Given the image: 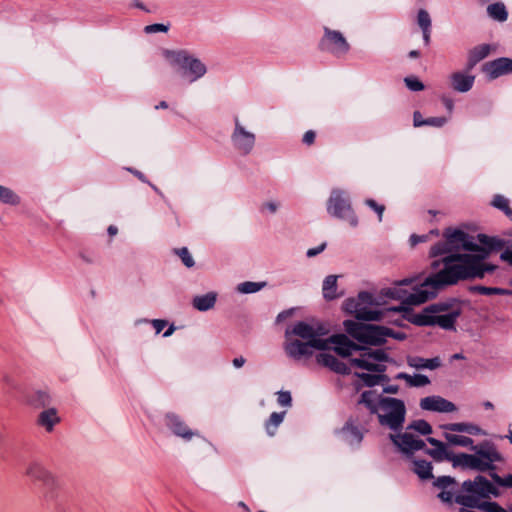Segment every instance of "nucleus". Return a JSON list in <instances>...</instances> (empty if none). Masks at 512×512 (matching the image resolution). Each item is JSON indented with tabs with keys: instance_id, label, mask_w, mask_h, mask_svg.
Here are the masks:
<instances>
[{
	"instance_id": "f257e3e1",
	"label": "nucleus",
	"mask_w": 512,
	"mask_h": 512,
	"mask_svg": "<svg viewBox=\"0 0 512 512\" xmlns=\"http://www.w3.org/2000/svg\"><path fill=\"white\" fill-rule=\"evenodd\" d=\"M444 241L431 248L432 257L449 254L443 259L444 268L437 274L419 279H405L383 291V295L402 301L398 308L389 311H401L403 317L417 326H437L443 330H455L463 305L457 300L433 303L418 312L411 311L405 305H420L434 298L439 287L455 284L460 280L483 278L493 272L495 265L485 260L492 251L488 237L478 235L482 246L460 229L447 228L443 233Z\"/></svg>"
},
{
	"instance_id": "f03ea898",
	"label": "nucleus",
	"mask_w": 512,
	"mask_h": 512,
	"mask_svg": "<svg viewBox=\"0 0 512 512\" xmlns=\"http://www.w3.org/2000/svg\"><path fill=\"white\" fill-rule=\"evenodd\" d=\"M329 332L320 321H297L285 330V344L288 352H305L310 347L325 352H351L354 343L345 334L323 338Z\"/></svg>"
},
{
	"instance_id": "7ed1b4c3",
	"label": "nucleus",
	"mask_w": 512,
	"mask_h": 512,
	"mask_svg": "<svg viewBox=\"0 0 512 512\" xmlns=\"http://www.w3.org/2000/svg\"><path fill=\"white\" fill-rule=\"evenodd\" d=\"M293 362L301 366H323L329 370L348 375L351 367L382 373L386 370L384 362H389V354H361L369 359L350 358L352 354H289Z\"/></svg>"
},
{
	"instance_id": "20e7f679",
	"label": "nucleus",
	"mask_w": 512,
	"mask_h": 512,
	"mask_svg": "<svg viewBox=\"0 0 512 512\" xmlns=\"http://www.w3.org/2000/svg\"><path fill=\"white\" fill-rule=\"evenodd\" d=\"M358 404H363L371 414H376L381 426L392 431H400L406 418V407L403 400L384 397L375 390L364 391Z\"/></svg>"
},
{
	"instance_id": "39448f33",
	"label": "nucleus",
	"mask_w": 512,
	"mask_h": 512,
	"mask_svg": "<svg viewBox=\"0 0 512 512\" xmlns=\"http://www.w3.org/2000/svg\"><path fill=\"white\" fill-rule=\"evenodd\" d=\"M472 450L475 454L459 453L455 455L452 453L450 461L452 466L486 472L494 471L496 469L494 463L503 460L495 444L487 440L472 446Z\"/></svg>"
},
{
	"instance_id": "423d86ee",
	"label": "nucleus",
	"mask_w": 512,
	"mask_h": 512,
	"mask_svg": "<svg viewBox=\"0 0 512 512\" xmlns=\"http://www.w3.org/2000/svg\"><path fill=\"white\" fill-rule=\"evenodd\" d=\"M381 302L368 292H360L357 297L349 298L343 303V310L357 319L365 321H378L384 316L379 309Z\"/></svg>"
},
{
	"instance_id": "0eeeda50",
	"label": "nucleus",
	"mask_w": 512,
	"mask_h": 512,
	"mask_svg": "<svg viewBox=\"0 0 512 512\" xmlns=\"http://www.w3.org/2000/svg\"><path fill=\"white\" fill-rule=\"evenodd\" d=\"M343 327L353 338L373 345L386 342V337L389 336L400 338L399 334H391L386 328L375 325H365L354 320H345Z\"/></svg>"
},
{
	"instance_id": "6e6552de",
	"label": "nucleus",
	"mask_w": 512,
	"mask_h": 512,
	"mask_svg": "<svg viewBox=\"0 0 512 512\" xmlns=\"http://www.w3.org/2000/svg\"><path fill=\"white\" fill-rule=\"evenodd\" d=\"M164 57L172 66H178L183 72V76L189 78V82H193L202 77L206 73L205 65L196 58L188 55L186 51H165Z\"/></svg>"
},
{
	"instance_id": "1a4fd4ad",
	"label": "nucleus",
	"mask_w": 512,
	"mask_h": 512,
	"mask_svg": "<svg viewBox=\"0 0 512 512\" xmlns=\"http://www.w3.org/2000/svg\"><path fill=\"white\" fill-rule=\"evenodd\" d=\"M25 475L33 482H40L47 490L46 497L53 498V491L58 487L55 476L39 461H31L27 464Z\"/></svg>"
},
{
	"instance_id": "9d476101",
	"label": "nucleus",
	"mask_w": 512,
	"mask_h": 512,
	"mask_svg": "<svg viewBox=\"0 0 512 512\" xmlns=\"http://www.w3.org/2000/svg\"><path fill=\"white\" fill-rule=\"evenodd\" d=\"M389 439L394 446H396L398 450L408 458H410L416 451L422 450L426 447V444L422 439L416 438L409 432L390 434Z\"/></svg>"
},
{
	"instance_id": "9b49d317",
	"label": "nucleus",
	"mask_w": 512,
	"mask_h": 512,
	"mask_svg": "<svg viewBox=\"0 0 512 512\" xmlns=\"http://www.w3.org/2000/svg\"><path fill=\"white\" fill-rule=\"evenodd\" d=\"M462 489L467 493L476 494L480 498H489L491 495L500 496L499 489L482 475H477L474 480L464 481Z\"/></svg>"
},
{
	"instance_id": "f8f14e48",
	"label": "nucleus",
	"mask_w": 512,
	"mask_h": 512,
	"mask_svg": "<svg viewBox=\"0 0 512 512\" xmlns=\"http://www.w3.org/2000/svg\"><path fill=\"white\" fill-rule=\"evenodd\" d=\"M321 44L324 49L336 55L345 54L349 50V44L344 36L340 32L328 28H325Z\"/></svg>"
},
{
	"instance_id": "ddd939ff",
	"label": "nucleus",
	"mask_w": 512,
	"mask_h": 512,
	"mask_svg": "<svg viewBox=\"0 0 512 512\" xmlns=\"http://www.w3.org/2000/svg\"><path fill=\"white\" fill-rule=\"evenodd\" d=\"M165 425L171 430V432L181 437L186 441H190L193 436L198 435L197 432L192 431L186 423L175 413H167L164 418Z\"/></svg>"
},
{
	"instance_id": "4468645a",
	"label": "nucleus",
	"mask_w": 512,
	"mask_h": 512,
	"mask_svg": "<svg viewBox=\"0 0 512 512\" xmlns=\"http://www.w3.org/2000/svg\"><path fill=\"white\" fill-rule=\"evenodd\" d=\"M433 486L440 490L437 497L444 503L452 504L455 498L457 481L451 476H439L433 479Z\"/></svg>"
},
{
	"instance_id": "2eb2a0df",
	"label": "nucleus",
	"mask_w": 512,
	"mask_h": 512,
	"mask_svg": "<svg viewBox=\"0 0 512 512\" xmlns=\"http://www.w3.org/2000/svg\"><path fill=\"white\" fill-rule=\"evenodd\" d=\"M420 408L426 411L451 413L457 410L456 405L441 397V396H427L420 400Z\"/></svg>"
},
{
	"instance_id": "dca6fc26",
	"label": "nucleus",
	"mask_w": 512,
	"mask_h": 512,
	"mask_svg": "<svg viewBox=\"0 0 512 512\" xmlns=\"http://www.w3.org/2000/svg\"><path fill=\"white\" fill-rule=\"evenodd\" d=\"M328 212L336 217L344 218L351 212V207L340 190L331 193L328 202Z\"/></svg>"
},
{
	"instance_id": "f3484780",
	"label": "nucleus",
	"mask_w": 512,
	"mask_h": 512,
	"mask_svg": "<svg viewBox=\"0 0 512 512\" xmlns=\"http://www.w3.org/2000/svg\"><path fill=\"white\" fill-rule=\"evenodd\" d=\"M484 72L491 78L495 79L502 75L512 72V59L499 58L490 61L484 65Z\"/></svg>"
},
{
	"instance_id": "a211bd4d",
	"label": "nucleus",
	"mask_w": 512,
	"mask_h": 512,
	"mask_svg": "<svg viewBox=\"0 0 512 512\" xmlns=\"http://www.w3.org/2000/svg\"><path fill=\"white\" fill-rule=\"evenodd\" d=\"M233 141L238 149L248 153L254 146L255 136L254 134L244 130V128L239 124L238 120H236V128L233 134Z\"/></svg>"
},
{
	"instance_id": "6ab92c4d",
	"label": "nucleus",
	"mask_w": 512,
	"mask_h": 512,
	"mask_svg": "<svg viewBox=\"0 0 512 512\" xmlns=\"http://www.w3.org/2000/svg\"><path fill=\"white\" fill-rule=\"evenodd\" d=\"M60 421L58 411L55 408H47L39 413L36 424L44 428L46 432L51 433Z\"/></svg>"
},
{
	"instance_id": "aec40b11",
	"label": "nucleus",
	"mask_w": 512,
	"mask_h": 512,
	"mask_svg": "<svg viewBox=\"0 0 512 512\" xmlns=\"http://www.w3.org/2000/svg\"><path fill=\"white\" fill-rule=\"evenodd\" d=\"M450 79L452 88L462 93L469 91L474 84V76L461 72L453 73Z\"/></svg>"
},
{
	"instance_id": "412c9836",
	"label": "nucleus",
	"mask_w": 512,
	"mask_h": 512,
	"mask_svg": "<svg viewBox=\"0 0 512 512\" xmlns=\"http://www.w3.org/2000/svg\"><path fill=\"white\" fill-rule=\"evenodd\" d=\"M413 467L411 470L421 479V480H430L434 479V475L432 473L433 466L431 462L426 461L424 459H413L412 461Z\"/></svg>"
},
{
	"instance_id": "4be33fe9",
	"label": "nucleus",
	"mask_w": 512,
	"mask_h": 512,
	"mask_svg": "<svg viewBox=\"0 0 512 512\" xmlns=\"http://www.w3.org/2000/svg\"><path fill=\"white\" fill-rule=\"evenodd\" d=\"M408 364L411 367L416 369H430L434 370L441 366V360L439 357H434L431 359H424L418 356H408L407 358Z\"/></svg>"
},
{
	"instance_id": "5701e85b",
	"label": "nucleus",
	"mask_w": 512,
	"mask_h": 512,
	"mask_svg": "<svg viewBox=\"0 0 512 512\" xmlns=\"http://www.w3.org/2000/svg\"><path fill=\"white\" fill-rule=\"evenodd\" d=\"M342 438L350 445L360 444L363 435L359 428L351 422H347L340 431Z\"/></svg>"
},
{
	"instance_id": "b1692460",
	"label": "nucleus",
	"mask_w": 512,
	"mask_h": 512,
	"mask_svg": "<svg viewBox=\"0 0 512 512\" xmlns=\"http://www.w3.org/2000/svg\"><path fill=\"white\" fill-rule=\"evenodd\" d=\"M443 428L445 430H449V431H453V432H465V433H468L471 435L484 434L483 430L479 426H477L475 424H471V423H464V422L449 423V424H445L443 426Z\"/></svg>"
},
{
	"instance_id": "393cba45",
	"label": "nucleus",
	"mask_w": 512,
	"mask_h": 512,
	"mask_svg": "<svg viewBox=\"0 0 512 512\" xmlns=\"http://www.w3.org/2000/svg\"><path fill=\"white\" fill-rule=\"evenodd\" d=\"M27 403L34 408H45L51 404V397L47 392L38 390L27 397Z\"/></svg>"
},
{
	"instance_id": "a878e982",
	"label": "nucleus",
	"mask_w": 512,
	"mask_h": 512,
	"mask_svg": "<svg viewBox=\"0 0 512 512\" xmlns=\"http://www.w3.org/2000/svg\"><path fill=\"white\" fill-rule=\"evenodd\" d=\"M398 380H405L407 385L410 387H423L430 383L429 378L426 375L415 374L410 375L404 372L398 373L395 376Z\"/></svg>"
},
{
	"instance_id": "bb28decb",
	"label": "nucleus",
	"mask_w": 512,
	"mask_h": 512,
	"mask_svg": "<svg viewBox=\"0 0 512 512\" xmlns=\"http://www.w3.org/2000/svg\"><path fill=\"white\" fill-rule=\"evenodd\" d=\"M216 297L217 295L214 292L196 296L193 299V306L199 311H207L215 305Z\"/></svg>"
},
{
	"instance_id": "cd10ccee",
	"label": "nucleus",
	"mask_w": 512,
	"mask_h": 512,
	"mask_svg": "<svg viewBox=\"0 0 512 512\" xmlns=\"http://www.w3.org/2000/svg\"><path fill=\"white\" fill-rule=\"evenodd\" d=\"M286 412H273L265 423V429L269 436H274L277 428L283 422Z\"/></svg>"
},
{
	"instance_id": "c85d7f7f",
	"label": "nucleus",
	"mask_w": 512,
	"mask_h": 512,
	"mask_svg": "<svg viewBox=\"0 0 512 512\" xmlns=\"http://www.w3.org/2000/svg\"><path fill=\"white\" fill-rule=\"evenodd\" d=\"M425 453L431 456L436 462L451 461L452 452L447 450L445 444L443 446L435 447L434 449L424 448Z\"/></svg>"
},
{
	"instance_id": "c756f323",
	"label": "nucleus",
	"mask_w": 512,
	"mask_h": 512,
	"mask_svg": "<svg viewBox=\"0 0 512 512\" xmlns=\"http://www.w3.org/2000/svg\"><path fill=\"white\" fill-rule=\"evenodd\" d=\"M323 295L326 299H335L337 294V277L334 275L327 276L323 282Z\"/></svg>"
},
{
	"instance_id": "7c9ffc66",
	"label": "nucleus",
	"mask_w": 512,
	"mask_h": 512,
	"mask_svg": "<svg viewBox=\"0 0 512 512\" xmlns=\"http://www.w3.org/2000/svg\"><path fill=\"white\" fill-rule=\"evenodd\" d=\"M479 498L480 497H478L476 494H471V493H470V495H468V494H457V495H455L454 501L457 504H460V505H462L464 507L479 509L480 508V504H481V501H480Z\"/></svg>"
},
{
	"instance_id": "2f4dec72",
	"label": "nucleus",
	"mask_w": 512,
	"mask_h": 512,
	"mask_svg": "<svg viewBox=\"0 0 512 512\" xmlns=\"http://www.w3.org/2000/svg\"><path fill=\"white\" fill-rule=\"evenodd\" d=\"M355 376L361 379L368 387H373L389 380L384 374L355 373Z\"/></svg>"
},
{
	"instance_id": "473e14b6",
	"label": "nucleus",
	"mask_w": 512,
	"mask_h": 512,
	"mask_svg": "<svg viewBox=\"0 0 512 512\" xmlns=\"http://www.w3.org/2000/svg\"><path fill=\"white\" fill-rule=\"evenodd\" d=\"M444 437L447 440V442L451 445L470 447L471 450H472V446H474L473 439L470 437H467V436L445 433Z\"/></svg>"
},
{
	"instance_id": "72a5a7b5",
	"label": "nucleus",
	"mask_w": 512,
	"mask_h": 512,
	"mask_svg": "<svg viewBox=\"0 0 512 512\" xmlns=\"http://www.w3.org/2000/svg\"><path fill=\"white\" fill-rule=\"evenodd\" d=\"M488 15L497 21H505L507 19V11L502 3L491 4L487 8Z\"/></svg>"
},
{
	"instance_id": "f704fd0d",
	"label": "nucleus",
	"mask_w": 512,
	"mask_h": 512,
	"mask_svg": "<svg viewBox=\"0 0 512 512\" xmlns=\"http://www.w3.org/2000/svg\"><path fill=\"white\" fill-rule=\"evenodd\" d=\"M0 202L9 205H18L20 203V198L11 189L0 185Z\"/></svg>"
},
{
	"instance_id": "c9c22d12",
	"label": "nucleus",
	"mask_w": 512,
	"mask_h": 512,
	"mask_svg": "<svg viewBox=\"0 0 512 512\" xmlns=\"http://www.w3.org/2000/svg\"><path fill=\"white\" fill-rule=\"evenodd\" d=\"M407 430H413L421 435H429L432 433V426L423 419L414 420L408 426Z\"/></svg>"
},
{
	"instance_id": "e433bc0d",
	"label": "nucleus",
	"mask_w": 512,
	"mask_h": 512,
	"mask_svg": "<svg viewBox=\"0 0 512 512\" xmlns=\"http://www.w3.org/2000/svg\"><path fill=\"white\" fill-rule=\"evenodd\" d=\"M492 205L502 210L506 216L512 219V209L509 207V200L502 195H496L492 201Z\"/></svg>"
},
{
	"instance_id": "4c0bfd02",
	"label": "nucleus",
	"mask_w": 512,
	"mask_h": 512,
	"mask_svg": "<svg viewBox=\"0 0 512 512\" xmlns=\"http://www.w3.org/2000/svg\"><path fill=\"white\" fill-rule=\"evenodd\" d=\"M264 283L257 282H243L238 285V291L244 294L255 293L264 287Z\"/></svg>"
},
{
	"instance_id": "58836bf2",
	"label": "nucleus",
	"mask_w": 512,
	"mask_h": 512,
	"mask_svg": "<svg viewBox=\"0 0 512 512\" xmlns=\"http://www.w3.org/2000/svg\"><path fill=\"white\" fill-rule=\"evenodd\" d=\"M489 52L490 47L488 45L479 46L471 51L470 59L473 63H476L485 58L486 56H488Z\"/></svg>"
},
{
	"instance_id": "ea45409f",
	"label": "nucleus",
	"mask_w": 512,
	"mask_h": 512,
	"mask_svg": "<svg viewBox=\"0 0 512 512\" xmlns=\"http://www.w3.org/2000/svg\"><path fill=\"white\" fill-rule=\"evenodd\" d=\"M489 475L494 483L502 487H512V474L507 475L506 477H501L497 473L493 471H489Z\"/></svg>"
},
{
	"instance_id": "a19ab883",
	"label": "nucleus",
	"mask_w": 512,
	"mask_h": 512,
	"mask_svg": "<svg viewBox=\"0 0 512 512\" xmlns=\"http://www.w3.org/2000/svg\"><path fill=\"white\" fill-rule=\"evenodd\" d=\"M479 510L484 512H507L497 502L481 501Z\"/></svg>"
},
{
	"instance_id": "79ce46f5",
	"label": "nucleus",
	"mask_w": 512,
	"mask_h": 512,
	"mask_svg": "<svg viewBox=\"0 0 512 512\" xmlns=\"http://www.w3.org/2000/svg\"><path fill=\"white\" fill-rule=\"evenodd\" d=\"M418 25L420 26V28L422 30H427V29H430V26H431V19H430V16L428 14L427 11L425 10H420L418 12Z\"/></svg>"
},
{
	"instance_id": "37998d69",
	"label": "nucleus",
	"mask_w": 512,
	"mask_h": 512,
	"mask_svg": "<svg viewBox=\"0 0 512 512\" xmlns=\"http://www.w3.org/2000/svg\"><path fill=\"white\" fill-rule=\"evenodd\" d=\"M277 403L283 407H291L292 406L291 393L289 391L277 392Z\"/></svg>"
},
{
	"instance_id": "c03bdc74",
	"label": "nucleus",
	"mask_w": 512,
	"mask_h": 512,
	"mask_svg": "<svg viewBox=\"0 0 512 512\" xmlns=\"http://www.w3.org/2000/svg\"><path fill=\"white\" fill-rule=\"evenodd\" d=\"M176 253L179 255L185 266L190 268L194 265V260L187 248H181L177 250Z\"/></svg>"
},
{
	"instance_id": "a18cd8bd",
	"label": "nucleus",
	"mask_w": 512,
	"mask_h": 512,
	"mask_svg": "<svg viewBox=\"0 0 512 512\" xmlns=\"http://www.w3.org/2000/svg\"><path fill=\"white\" fill-rule=\"evenodd\" d=\"M479 292L481 294L485 295H491V294H499V295H509L512 292L510 290L502 289V288H492V287H479Z\"/></svg>"
},
{
	"instance_id": "49530a36",
	"label": "nucleus",
	"mask_w": 512,
	"mask_h": 512,
	"mask_svg": "<svg viewBox=\"0 0 512 512\" xmlns=\"http://www.w3.org/2000/svg\"><path fill=\"white\" fill-rule=\"evenodd\" d=\"M406 86L412 91H421L424 89L423 83L416 77L405 78Z\"/></svg>"
},
{
	"instance_id": "de8ad7c7",
	"label": "nucleus",
	"mask_w": 512,
	"mask_h": 512,
	"mask_svg": "<svg viewBox=\"0 0 512 512\" xmlns=\"http://www.w3.org/2000/svg\"><path fill=\"white\" fill-rule=\"evenodd\" d=\"M366 204L378 214V218L381 221L385 209L384 206L376 203L372 199L366 200Z\"/></svg>"
},
{
	"instance_id": "09e8293b",
	"label": "nucleus",
	"mask_w": 512,
	"mask_h": 512,
	"mask_svg": "<svg viewBox=\"0 0 512 512\" xmlns=\"http://www.w3.org/2000/svg\"><path fill=\"white\" fill-rule=\"evenodd\" d=\"M447 122L445 117H430L425 120V125L442 127Z\"/></svg>"
},
{
	"instance_id": "8fccbe9b",
	"label": "nucleus",
	"mask_w": 512,
	"mask_h": 512,
	"mask_svg": "<svg viewBox=\"0 0 512 512\" xmlns=\"http://www.w3.org/2000/svg\"><path fill=\"white\" fill-rule=\"evenodd\" d=\"M151 324H152L156 334L161 333L168 326V322L166 320H162V319L152 320Z\"/></svg>"
},
{
	"instance_id": "3c124183",
	"label": "nucleus",
	"mask_w": 512,
	"mask_h": 512,
	"mask_svg": "<svg viewBox=\"0 0 512 512\" xmlns=\"http://www.w3.org/2000/svg\"><path fill=\"white\" fill-rule=\"evenodd\" d=\"M168 27L163 24H152L145 27L146 33L166 32Z\"/></svg>"
},
{
	"instance_id": "603ef678",
	"label": "nucleus",
	"mask_w": 512,
	"mask_h": 512,
	"mask_svg": "<svg viewBox=\"0 0 512 512\" xmlns=\"http://www.w3.org/2000/svg\"><path fill=\"white\" fill-rule=\"evenodd\" d=\"M294 311H295V309H288V310L282 311L281 313L278 314L276 321L278 323L284 321L285 319L291 317L293 315Z\"/></svg>"
},
{
	"instance_id": "864d4df0",
	"label": "nucleus",
	"mask_w": 512,
	"mask_h": 512,
	"mask_svg": "<svg viewBox=\"0 0 512 512\" xmlns=\"http://www.w3.org/2000/svg\"><path fill=\"white\" fill-rule=\"evenodd\" d=\"M315 140V132L310 130L307 131L303 136V142L307 145H311Z\"/></svg>"
},
{
	"instance_id": "5fc2aeb1",
	"label": "nucleus",
	"mask_w": 512,
	"mask_h": 512,
	"mask_svg": "<svg viewBox=\"0 0 512 512\" xmlns=\"http://www.w3.org/2000/svg\"><path fill=\"white\" fill-rule=\"evenodd\" d=\"M413 122L415 127H420L425 125V120L423 119L420 112L416 111L413 116Z\"/></svg>"
},
{
	"instance_id": "6e6d98bb",
	"label": "nucleus",
	"mask_w": 512,
	"mask_h": 512,
	"mask_svg": "<svg viewBox=\"0 0 512 512\" xmlns=\"http://www.w3.org/2000/svg\"><path fill=\"white\" fill-rule=\"evenodd\" d=\"M325 246H326V244L323 243L320 246H318L317 248H311L307 251L306 254L308 257H314L317 254L321 253L325 249Z\"/></svg>"
},
{
	"instance_id": "4d7b16f0",
	"label": "nucleus",
	"mask_w": 512,
	"mask_h": 512,
	"mask_svg": "<svg viewBox=\"0 0 512 512\" xmlns=\"http://www.w3.org/2000/svg\"><path fill=\"white\" fill-rule=\"evenodd\" d=\"M501 260L507 262L509 265H512V250L506 249L501 253Z\"/></svg>"
},
{
	"instance_id": "13d9d810",
	"label": "nucleus",
	"mask_w": 512,
	"mask_h": 512,
	"mask_svg": "<svg viewBox=\"0 0 512 512\" xmlns=\"http://www.w3.org/2000/svg\"><path fill=\"white\" fill-rule=\"evenodd\" d=\"M428 238V235L418 236V235H412L410 237V242L412 246L417 245L420 242H425Z\"/></svg>"
},
{
	"instance_id": "bf43d9fd",
	"label": "nucleus",
	"mask_w": 512,
	"mask_h": 512,
	"mask_svg": "<svg viewBox=\"0 0 512 512\" xmlns=\"http://www.w3.org/2000/svg\"><path fill=\"white\" fill-rule=\"evenodd\" d=\"M442 102H443L444 106L446 107V109L448 110V112L451 113L454 108L453 100L448 97H443Z\"/></svg>"
},
{
	"instance_id": "052dcab7",
	"label": "nucleus",
	"mask_w": 512,
	"mask_h": 512,
	"mask_svg": "<svg viewBox=\"0 0 512 512\" xmlns=\"http://www.w3.org/2000/svg\"><path fill=\"white\" fill-rule=\"evenodd\" d=\"M399 388L397 385H389V386H386L383 391L385 393H389V394H396L398 392Z\"/></svg>"
},
{
	"instance_id": "680f3d73",
	"label": "nucleus",
	"mask_w": 512,
	"mask_h": 512,
	"mask_svg": "<svg viewBox=\"0 0 512 512\" xmlns=\"http://www.w3.org/2000/svg\"><path fill=\"white\" fill-rule=\"evenodd\" d=\"M427 442H428L429 444H431L432 446H434V447L443 446V444H444V443H443V442H441L440 440L435 439V438H432V437H428V438H427Z\"/></svg>"
},
{
	"instance_id": "e2e57ef3",
	"label": "nucleus",
	"mask_w": 512,
	"mask_h": 512,
	"mask_svg": "<svg viewBox=\"0 0 512 512\" xmlns=\"http://www.w3.org/2000/svg\"><path fill=\"white\" fill-rule=\"evenodd\" d=\"M245 363V359L243 357H238L233 360V364L236 368H240Z\"/></svg>"
},
{
	"instance_id": "0e129e2a",
	"label": "nucleus",
	"mask_w": 512,
	"mask_h": 512,
	"mask_svg": "<svg viewBox=\"0 0 512 512\" xmlns=\"http://www.w3.org/2000/svg\"><path fill=\"white\" fill-rule=\"evenodd\" d=\"M464 359H465L464 354H453L452 357L450 358V363H453V361H455V360H464Z\"/></svg>"
},
{
	"instance_id": "69168bd1",
	"label": "nucleus",
	"mask_w": 512,
	"mask_h": 512,
	"mask_svg": "<svg viewBox=\"0 0 512 512\" xmlns=\"http://www.w3.org/2000/svg\"><path fill=\"white\" fill-rule=\"evenodd\" d=\"M267 209L270 210V212H275L277 210V205L275 203L269 202L265 205Z\"/></svg>"
},
{
	"instance_id": "338daca9",
	"label": "nucleus",
	"mask_w": 512,
	"mask_h": 512,
	"mask_svg": "<svg viewBox=\"0 0 512 512\" xmlns=\"http://www.w3.org/2000/svg\"><path fill=\"white\" fill-rule=\"evenodd\" d=\"M4 382L8 385H10L12 388H16V385L12 381V379L9 376H4L3 378Z\"/></svg>"
},
{
	"instance_id": "774afa93",
	"label": "nucleus",
	"mask_w": 512,
	"mask_h": 512,
	"mask_svg": "<svg viewBox=\"0 0 512 512\" xmlns=\"http://www.w3.org/2000/svg\"><path fill=\"white\" fill-rule=\"evenodd\" d=\"M422 31H423L424 41L426 42V44H428L429 39H430V29L422 30Z\"/></svg>"
}]
</instances>
